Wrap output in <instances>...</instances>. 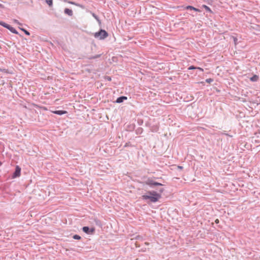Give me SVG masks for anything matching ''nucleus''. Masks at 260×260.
I'll return each instance as SVG.
<instances>
[{"label": "nucleus", "mask_w": 260, "mask_h": 260, "mask_svg": "<svg viewBox=\"0 0 260 260\" xmlns=\"http://www.w3.org/2000/svg\"><path fill=\"white\" fill-rule=\"evenodd\" d=\"M196 69L200 70L201 71H203V69L200 67H196Z\"/></svg>", "instance_id": "obj_22"}, {"label": "nucleus", "mask_w": 260, "mask_h": 260, "mask_svg": "<svg viewBox=\"0 0 260 260\" xmlns=\"http://www.w3.org/2000/svg\"><path fill=\"white\" fill-rule=\"evenodd\" d=\"M215 222L216 223H218L219 222V220L218 219H217L216 220H215Z\"/></svg>", "instance_id": "obj_26"}, {"label": "nucleus", "mask_w": 260, "mask_h": 260, "mask_svg": "<svg viewBox=\"0 0 260 260\" xmlns=\"http://www.w3.org/2000/svg\"><path fill=\"white\" fill-rule=\"evenodd\" d=\"M82 231L87 234H93L94 233L95 229L94 228H89L88 226H83Z\"/></svg>", "instance_id": "obj_4"}, {"label": "nucleus", "mask_w": 260, "mask_h": 260, "mask_svg": "<svg viewBox=\"0 0 260 260\" xmlns=\"http://www.w3.org/2000/svg\"><path fill=\"white\" fill-rule=\"evenodd\" d=\"M106 79L108 80V81H111V78L110 77H109V76H107Z\"/></svg>", "instance_id": "obj_23"}, {"label": "nucleus", "mask_w": 260, "mask_h": 260, "mask_svg": "<svg viewBox=\"0 0 260 260\" xmlns=\"http://www.w3.org/2000/svg\"><path fill=\"white\" fill-rule=\"evenodd\" d=\"M101 54H97V55H95L94 56H90L87 57V58H88V59H96V58H99L100 57H101Z\"/></svg>", "instance_id": "obj_13"}, {"label": "nucleus", "mask_w": 260, "mask_h": 260, "mask_svg": "<svg viewBox=\"0 0 260 260\" xmlns=\"http://www.w3.org/2000/svg\"><path fill=\"white\" fill-rule=\"evenodd\" d=\"M20 29H21L22 31H23L25 35H27V36H29L30 35V33L28 31H27L26 29L23 28H20V27H19Z\"/></svg>", "instance_id": "obj_15"}, {"label": "nucleus", "mask_w": 260, "mask_h": 260, "mask_svg": "<svg viewBox=\"0 0 260 260\" xmlns=\"http://www.w3.org/2000/svg\"><path fill=\"white\" fill-rule=\"evenodd\" d=\"M127 99V97L125 96H121L118 97L116 101L115 102L116 103H121L123 102L124 101L126 100Z\"/></svg>", "instance_id": "obj_6"}, {"label": "nucleus", "mask_w": 260, "mask_h": 260, "mask_svg": "<svg viewBox=\"0 0 260 260\" xmlns=\"http://www.w3.org/2000/svg\"><path fill=\"white\" fill-rule=\"evenodd\" d=\"M90 13L92 15V16L96 19V20L98 21L99 24H101V21L99 19V17L95 13H94L93 12H90Z\"/></svg>", "instance_id": "obj_12"}, {"label": "nucleus", "mask_w": 260, "mask_h": 260, "mask_svg": "<svg viewBox=\"0 0 260 260\" xmlns=\"http://www.w3.org/2000/svg\"><path fill=\"white\" fill-rule=\"evenodd\" d=\"M157 129H158V128H157V127H156V128H155V129H154V130H155V131H157Z\"/></svg>", "instance_id": "obj_27"}, {"label": "nucleus", "mask_w": 260, "mask_h": 260, "mask_svg": "<svg viewBox=\"0 0 260 260\" xmlns=\"http://www.w3.org/2000/svg\"><path fill=\"white\" fill-rule=\"evenodd\" d=\"M259 79L258 76L256 75H254L252 77L250 78V80L252 82H256L258 81Z\"/></svg>", "instance_id": "obj_11"}, {"label": "nucleus", "mask_w": 260, "mask_h": 260, "mask_svg": "<svg viewBox=\"0 0 260 260\" xmlns=\"http://www.w3.org/2000/svg\"><path fill=\"white\" fill-rule=\"evenodd\" d=\"M185 9L188 10H193V11H194L196 12H201V11L200 9H197L196 8H194L193 6H186L185 7Z\"/></svg>", "instance_id": "obj_7"}, {"label": "nucleus", "mask_w": 260, "mask_h": 260, "mask_svg": "<svg viewBox=\"0 0 260 260\" xmlns=\"http://www.w3.org/2000/svg\"><path fill=\"white\" fill-rule=\"evenodd\" d=\"M46 2L50 7L52 6V0H46Z\"/></svg>", "instance_id": "obj_18"}, {"label": "nucleus", "mask_w": 260, "mask_h": 260, "mask_svg": "<svg viewBox=\"0 0 260 260\" xmlns=\"http://www.w3.org/2000/svg\"><path fill=\"white\" fill-rule=\"evenodd\" d=\"M213 81V79L212 78H208L206 80V82L208 83H210Z\"/></svg>", "instance_id": "obj_19"}, {"label": "nucleus", "mask_w": 260, "mask_h": 260, "mask_svg": "<svg viewBox=\"0 0 260 260\" xmlns=\"http://www.w3.org/2000/svg\"><path fill=\"white\" fill-rule=\"evenodd\" d=\"M202 7H203V8H205V9L207 11H208V12H210V13H212V11H211V10L210 9V8L208 6H206V5H203Z\"/></svg>", "instance_id": "obj_14"}, {"label": "nucleus", "mask_w": 260, "mask_h": 260, "mask_svg": "<svg viewBox=\"0 0 260 260\" xmlns=\"http://www.w3.org/2000/svg\"><path fill=\"white\" fill-rule=\"evenodd\" d=\"M108 36V32L104 29H101L99 31L94 34L95 38H99L100 39L102 40L107 38Z\"/></svg>", "instance_id": "obj_3"}, {"label": "nucleus", "mask_w": 260, "mask_h": 260, "mask_svg": "<svg viewBox=\"0 0 260 260\" xmlns=\"http://www.w3.org/2000/svg\"><path fill=\"white\" fill-rule=\"evenodd\" d=\"M0 8H4V6L1 4H0Z\"/></svg>", "instance_id": "obj_24"}, {"label": "nucleus", "mask_w": 260, "mask_h": 260, "mask_svg": "<svg viewBox=\"0 0 260 260\" xmlns=\"http://www.w3.org/2000/svg\"><path fill=\"white\" fill-rule=\"evenodd\" d=\"M64 12L66 14H67L70 16H72L73 15L72 10L69 8H66L64 10Z\"/></svg>", "instance_id": "obj_9"}, {"label": "nucleus", "mask_w": 260, "mask_h": 260, "mask_svg": "<svg viewBox=\"0 0 260 260\" xmlns=\"http://www.w3.org/2000/svg\"><path fill=\"white\" fill-rule=\"evenodd\" d=\"M164 189L160 188L157 189V191L155 190L148 191L146 194L142 196V199L145 201H149L151 203L157 202L161 198V193L163 192Z\"/></svg>", "instance_id": "obj_1"}, {"label": "nucleus", "mask_w": 260, "mask_h": 260, "mask_svg": "<svg viewBox=\"0 0 260 260\" xmlns=\"http://www.w3.org/2000/svg\"><path fill=\"white\" fill-rule=\"evenodd\" d=\"M21 173V168L17 166L15 168V171L13 173L12 177L13 178L19 177Z\"/></svg>", "instance_id": "obj_5"}, {"label": "nucleus", "mask_w": 260, "mask_h": 260, "mask_svg": "<svg viewBox=\"0 0 260 260\" xmlns=\"http://www.w3.org/2000/svg\"><path fill=\"white\" fill-rule=\"evenodd\" d=\"M143 183L144 184H146L150 186L151 188H154L156 186H161L163 185L162 184L160 183H158L157 182L155 181L152 178H148L147 180L145 181H144L143 182Z\"/></svg>", "instance_id": "obj_2"}, {"label": "nucleus", "mask_w": 260, "mask_h": 260, "mask_svg": "<svg viewBox=\"0 0 260 260\" xmlns=\"http://www.w3.org/2000/svg\"><path fill=\"white\" fill-rule=\"evenodd\" d=\"M178 169H181V170L183 169V167H182V166H178Z\"/></svg>", "instance_id": "obj_25"}, {"label": "nucleus", "mask_w": 260, "mask_h": 260, "mask_svg": "<svg viewBox=\"0 0 260 260\" xmlns=\"http://www.w3.org/2000/svg\"><path fill=\"white\" fill-rule=\"evenodd\" d=\"M0 25L3 26L5 28H7V27L8 25V24H7L3 21H0Z\"/></svg>", "instance_id": "obj_16"}, {"label": "nucleus", "mask_w": 260, "mask_h": 260, "mask_svg": "<svg viewBox=\"0 0 260 260\" xmlns=\"http://www.w3.org/2000/svg\"><path fill=\"white\" fill-rule=\"evenodd\" d=\"M13 21H14L15 23H16V24H18V25H22V24H21V23H20V22H19V21H18V20H16V19H14V20H13Z\"/></svg>", "instance_id": "obj_20"}, {"label": "nucleus", "mask_w": 260, "mask_h": 260, "mask_svg": "<svg viewBox=\"0 0 260 260\" xmlns=\"http://www.w3.org/2000/svg\"><path fill=\"white\" fill-rule=\"evenodd\" d=\"M196 69V67L193 66H191L188 68V70H194Z\"/></svg>", "instance_id": "obj_21"}, {"label": "nucleus", "mask_w": 260, "mask_h": 260, "mask_svg": "<svg viewBox=\"0 0 260 260\" xmlns=\"http://www.w3.org/2000/svg\"><path fill=\"white\" fill-rule=\"evenodd\" d=\"M73 238L75 240H80L81 239V237L78 235H74L73 236Z\"/></svg>", "instance_id": "obj_17"}, {"label": "nucleus", "mask_w": 260, "mask_h": 260, "mask_svg": "<svg viewBox=\"0 0 260 260\" xmlns=\"http://www.w3.org/2000/svg\"><path fill=\"white\" fill-rule=\"evenodd\" d=\"M236 40H237V39L236 38H234V41H236Z\"/></svg>", "instance_id": "obj_28"}, {"label": "nucleus", "mask_w": 260, "mask_h": 260, "mask_svg": "<svg viewBox=\"0 0 260 260\" xmlns=\"http://www.w3.org/2000/svg\"><path fill=\"white\" fill-rule=\"evenodd\" d=\"M2 164L1 161H0V166H1V165H2Z\"/></svg>", "instance_id": "obj_29"}, {"label": "nucleus", "mask_w": 260, "mask_h": 260, "mask_svg": "<svg viewBox=\"0 0 260 260\" xmlns=\"http://www.w3.org/2000/svg\"><path fill=\"white\" fill-rule=\"evenodd\" d=\"M8 30H9L11 32L14 34H18V31L12 26H11L10 25L8 24L7 28Z\"/></svg>", "instance_id": "obj_8"}, {"label": "nucleus", "mask_w": 260, "mask_h": 260, "mask_svg": "<svg viewBox=\"0 0 260 260\" xmlns=\"http://www.w3.org/2000/svg\"><path fill=\"white\" fill-rule=\"evenodd\" d=\"M53 113L59 115H62L63 114H66L67 112L64 110H56L54 111Z\"/></svg>", "instance_id": "obj_10"}]
</instances>
